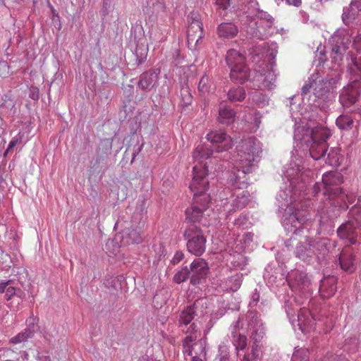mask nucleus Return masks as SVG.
Wrapping results in <instances>:
<instances>
[{"instance_id":"nucleus-1","label":"nucleus","mask_w":361,"mask_h":361,"mask_svg":"<svg viewBox=\"0 0 361 361\" xmlns=\"http://www.w3.org/2000/svg\"><path fill=\"white\" fill-rule=\"evenodd\" d=\"M286 176L289 186L281 190L276 196L279 209L285 211L282 224L288 233L300 235L304 229H307L304 224L310 218L307 208L312 202L311 200L303 201L307 186L298 167L296 171L288 169Z\"/></svg>"},{"instance_id":"nucleus-2","label":"nucleus","mask_w":361,"mask_h":361,"mask_svg":"<svg viewBox=\"0 0 361 361\" xmlns=\"http://www.w3.org/2000/svg\"><path fill=\"white\" fill-rule=\"evenodd\" d=\"M290 287L295 293H300L308 300V308H300L298 316V325L302 331L303 327L308 330H315L317 326L325 325L331 328L332 320L325 316L326 310L315 304L310 291V276L305 272L295 270L288 276Z\"/></svg>"},{"instance_id":"nucleus-3","label":"nucleus","mask_w":361,"mask_h":361,"mask_svg":"<svg viewBox=\"0 0 361 361\" xmlns=\"http://www.w3.org/2000/svg\"><path fill=\"white\" fill-rule=\"evenodd\" d=\"M193 177L190 184V189L193 192L191 206L185 209V220L188 225L202 224L204 212L207 209L210 197L206 191L209 186L207 179L208 169L206 164L199 162L193 167Z\"/></svg>"},{"instance_id":"nucleus-4","label":"nucleus","mask_w":361,"mask_h":361,"mask_svg":"<svg viewBox=\"0 0 361 361\" xmlns=\"http://www.w3.org/2000/svg\"><path fill=\"white\" fill-rule=\"evenodd\" d=\"M236 149L238 152L236 170L231 173L228 180L232 186L240 189L248 185L246 175L255 169V161L262 150L259 142L254 137L243 140L237 145Z\"/></svg>"},{"instance_id":"nucleus-5","label":"nucleus","mask_w":361,"mask_h":361,"mask_svg":"<svg viewBox=\"0 0 361 361\" xmlns=\"http://www.w3.org/2000/svg\"><path fill=\"white\" fill-rule=\"evenodd\" d=\"M329 130L322 126L305 129L298 126L294 131V139L304 142L310 147V154L314 160L323 159L328 152L327 140L331 137Z\"/></svg>"},{"instance_id":"nucleus-6","label":"nucleus","mask_w":361,"mask_h":361,"mask_svg":"<svg viewBox=\"0 0 361 361\" xmlns=\"http://www.w3.org/2000/svg\"><path fill=\"white\" fill-rule=\"evenodd\" d=\"M225 59L230 68L231 80L235 83L253 82L258 75L255 71H251L245 64L243 55L235 49H229Z\"/></svg>"},{"instance_id":"nucleus-7","label":"nucleus","mask_w":361,"mask_h":361,"mask_svg":"<svg viewBox=\"0 0 361 361\" xmlns=\"http://www.w3.org/2000/svg\"><path fill=\"white\" fill-rule=\"evenodd\" d=\"M209 273L208 263L202 258H196L190 266H183L173 276L176 283H181L188 279L193 286L200 284Z\"/></svg>"},{"instance_id":"nucleus-8","label":"nucleus","mask_w":361,"mask_h":361,"mask_svg":"<svg viewBox=\"0 0 361 361\" xmlns=\"http://www.w3.org/2000/svg\"><path fill=\"white\" fill-rule=\"evenodd\" d=\"M343 182V176L340 173L326 172L322 176V183H315L311 188L312 193L317 195L322 192L324 197H327L324 202V207L329 204V201H332L339 194L341 193L342 189L340 185Z\"/></svg>"},{"instance_id":"nucleus-9","label":"nucleus","mask_w":361,"mask_h":361,"mask_svg":"<svg viewBox=\"0 0 361 361\" xmlns=\"http://www.w3.org/2000/svg\"><path fill=\"white\" fill-rule=\"evenodd\" d=\"M130 38L135 47L128 58V65L131 69H135L145 61L148 53V44L141 25L135 24L132 26Z\"/></svg>"},{"instance_id":"nucleus-10","label":"nucleus","mask_w":361,"mask_h":361,"mask_svg":"<svg viewBox=\"0 0 361 361\" xmlns=\"http://www.w3.org/2000/svg\"><path fill=\"white\" fill-rule=\"evenodd\" d=\"M355 200V197L353 194H345L342 190L341 193L335 199L331 202L329 201V204L326 208L322 209L320 228L322 229L325 226L331 227L333 220L339 216L342 211H345L348 208V204L354 203Z\"/></svg>"},{"instance_id":"nucleus-11","label":"nucleus","mask_w":361,"mask_h":361,"mask_svg":"<svg viewBox=\"0 0 361 361\" xmlns=\"http://www.w3.org/2000/svg\"><path fill=\"white\" fill-rule=\"evenodd\" d=\"M330 58L331 62L337 66H341L345 59L347 62L348 72L351 78L356 81L361 80V56L357 57V54L352 50L345 49L329 48Z\"/></svg>"},{"instance_id":"nucleus-12","label":"nucleus","mask_w":361,"mask_h":361,"mask_svg":"<svg viewBox=\"0 0 361 361\" xmlns=\"http://www.w3.org/2000/svg\"><path fill=\"white\" fill-rule=\"evenodd\" d=\"M183 238L186 242L188 252L196 257L202 256L206 250L207 237L200 226L190 224L185 226Z\"/></svg>"},{"instance_id":"nucleus-13","label":"nucleus","mask_w":361,"mask_h":361,"mask_svg":"<svg viewBox=\"0 0 361 361\" xmlns=\"http://www.w3.org/2000/svg\"><path fill=\"white\" fill-rule=\"evenodd\" d=\"M274 18L266 11H258L255 20H251L247 33L252 37L265 39L274 33Z\"/></svg>"},{"instance_id":"nucleus-14","label":"nucleus","mask_w":361,"mask_h":361,"mask_svg":"<svg viewBox=\"0 0 361 361\" xmlns=\"http://www.w3.org/2000/svg\"><path fill=\"white\" fill-rule=\"evenodd\" d=\"M207 308L208 300L205 298H198L193 304L185 306L179 313L178 326L180 328L186 326L192 323L195 317H203Z\"/></svg>"},{"instance_id":"nucleus-15","label":"nucleus","mask_w":361,"mask_h":361,"mask_svg":"<svg viewBox=\"0 0 361 361\" xmlns=\"http://www.w3.org/2000/svg\"><path fill=\"white\" fill-rule=\"evenodd\" d=\"M111 140L104 139L101 140L97 149L95 157L90 161V171L92 174L99 173L108 169L109 157L111 154Z\"/></svg>"},{"instance_id":"nucleus-16","label":"nucleus","mask_w":361,"mask_h":361,"mask_svg":"<svg viewBox=\"0 0 361 361\" xmlns=\"http://www.w3.org/2000/svg\"><path fill=\"white\" fill-rule=\"evenodd\" d=\"M310 246L314 252V261L320 265H326L336 245L327 238H310Z\"/></svg>"},{"instance_id":"nucleus-17","label":"nucleus","mask_w":361,"mask_h":361,"mask_svg":"<svg viewBox=\"0 0 361 361\" xmlns=\"http://www.w3.org/2000/svg\"><path fill=\"white\" fill-rule=\"evenodd\" d=\"M340 80L338 74L334 76L327 75L318 82H315L314 95L318 99L328 102L331 99V92Z\"/></svg>"},{"instance_id":"nucleus-18","label":"nucleus","mask_w":361,"mask_h":361,"mask_svg":"<svg viewBox=\"0 0 361 361\" xmlns=\"http://www.w3.org/2000/svg\"><path fill=\"white\" fill-rule=\"evenodd\" d=\"M188 45L190 49L195 50L204 36L203 24L197 15L188 16Z\"/></svg>"},{"instance_id":"nucleus-19","label":"nucleus","mask_w":361,"mask_h":361,"mask_svg":"<svg viewBox=\"0 0 361 361\" xmlns=\"http://www.w3.org/2000/svg\"><path fill=\"white\" fill-rule=\"evenodd\" d=\"M350 84L341 90L339 95V102L346 109L352 107L357 102L360 94V80L354 81L350 75Z\"/></svg>"},{"instance_id":"nucleus-20","label":"nucleus","mask_w":361,"mask_h":361,"mask_svg":"<svg viewBox=\"0 0 361 361\" xmlns=\"http://www.w3.org/2000/svg\"><path fill=\"white\" fill-rule=\"evenodd\" d=\"M207 139L216 152L228 151L233 145L231 136L223 130H212L207 135Z\"/></svg>"},{"instance_id":"nucleus-21","label":"nucleus","mask_w":361,"mask_h":361,"mask_svg":"<svg viewBox=\"0 0 361 361\" xmlns=\"http://www.w3.org/2000/svg\"><path fill=\"white\" fill-rule=\"evenodd\" d=\"M250 331H251V338L254 341V345L252 347L251 352L245 354L241 361H259L262 357V351L257 343H259L264 337L266 329L264 324H262L250 329Z\"/></svg>"},{"instance_id":"nucleus-22","label":"nucleus","mask_w":361,"mask_h":361,"mask_svg":"<svg viewBox=\"0 0 361 361\" xmlns=\"http://www.w3.org/2000/svg\"><path fill=\"white\" fill-rule=\"evenodd\" d=\"M361 223L357 219L342 224L337 229V235L341 239L346 240L349 245H355L357 242V229Z\"/></svg>"},{"instance_id":"nucleus-23","label":"nucleus","mask_w":361,"mask_h":361,"mask_svg":"<svg viewBox=\"0 0 361 361\" xmlns=\"http://www.w3.org/2000/svg\"><path fill=\"white\" fill-rule=\"evenodd\" d=\"M299 306H302L301 308L304 307L308 308V300H305L300 293H295L294 298H285L284 309L290 319H295V317H298L300 311V309L299 310L297 309Z\"/></svg>"},{"instance_id":"nucleus-24","label":"nucleus","mask_w":361,"mask_h":361,"mask_svg":"<svg viewBox=\"0 0 361 361\" xmlns=\"http://www.w3.org/2000/svg\"><path fill=\"white\" fill-rule=\"evenodd\" d=\"M39 319L35 317H30L27 321V327L23 331L18 334L16 336L12 337L10 342L13 344H18L22 342L27 341L29 338L34 337L35 333L39 331V326L38 325Z\"/></svg>"},{"instance_id":"nucleus-25","label":"nucleus","mask_w":361,"mask_h":361,"mask_svg":"<svg viewBox=\"0 0 361 361\" xmlns=\"http://www.w3.org/2000/svg\"><path fill=\"white\" fill-rule=\"evenodd\" d=\"M160 70L151 68L142 73L139 78L137 87L144 92H149L158 81Z\"/></svg>"},{"instance_id":"nucleus-26","label":"nucleus","mask_w":361,"mask_h":361,"mask_svg":"<svg viewBox=\"0 0 361 361\" xmlns=\"http://www.w3.org/2000/svg\"><path fill=\"white\" fill-rule=\"evenodd\" d=\"M352 45L351 37L344 30H336L329 39V48L345 49L348 50Z\"/></svg>"},{"instance_id":"nucleus-27","label":"nucleus","mask_w":361,"mask_h":361,"mask_svg":"<svg viewBox=\"0 0 361 361\" xmlns=\"http://www.w3.org/2000/svg\"><path fill=\"white\" fill-rule=\"evenodd\" d=\"M312 248L310 238H308L305 242H300L296 245L294 255L297 258L308 264H313L315 261Z\"/></svg>"},{"instance_id":"nucleus-28","label":"nucleus","mask_w":361,"mask_h":361,"mask_svg":"<svg viewBox=\"0 0 361 361\" xmlns=\"http://www.w3.org/2000/svg\"><path fill=\"white\" fill-rule=\"evenodd\" d=\"M338 260L341 269L345 272L352 273L355 270V257L353 248L349 245H346L339 254Z\"/></svg>"},{"instance_id":"nucleus-29","label":"nucleus","mask_w":361,"mask_h":361,"mask_svg":"<svg viewBox=\"0 0 361 361\" xmlns=\"http://www.w3.org/2000/svg\"><path fill=\"white\" fill-rule=\"evenodd\" d=\"M337 278L333 275L324 276L320 280L319 293L324 299L332 297L337 290Z\"/></svg>"},{"instance_id":"nucleus-30","label":"nucleus","mask_w":361,"mask_h":361,"mask_svg":"<svg viewBox=\"0 0 361 361\" xmlns=\"http://www.w3.org/2000/svg\"><path fill=\"white\" fill-rule=\"evenodd\" d=\"M236 115L237 113L233 108L221 102L219 106L216 121L221 125L228 126L235 122Z\"/></svg>"},{"instance_id":"nucleus-31","label":"nucleus","mask_w":361,"mask_h":361,"mask_svg":"<svg viewBox=\"0 0 361 361\" xmlns=\"http://www.w3.org/2000/svg\"><path fill=\"white\" fill-rule=\"evenodd\" d=\"M239 32V29L235 23L231 21L223 22L219 24L216 29V33L219 38L226 40L235 38Z\"/></svg>"},{"instance_id":"nucleus-32","label":"nucleus","mask_w":361,"mask_h":361,"mask_svg":"<svg viewBox=\"0 0 361 361\" xmlns=\"http://www.w3.org/2000/svg\"><path fill=\"white\" fill-rule=\"evenodd\" d=\"M243 274L240 273L235 274L229 276L221 281L220 287L222 290L227 292H235L241 286L243 281Z\"/></svg>"},{"instance_id":"nucleus-33","label":"nucleus","mask_w":361,"mask_h":361,"mask_svg":"<svg viewBox=\"0 0 361 361\" xmlns=\"http://www.w3.org/2000/svg\"><path fill=\"white\" fill-rule=\"evenodd\" d=\"M141 241L142 237L137 228H127L123 231L121 233V243L122 245L138 244Z\"/></svg>"},{"instance_id":"nucleus-34","label":"nucleus","mask_w":361,"mask_h":361,"mask_svg":"<svg viewBox=\"0 0 361 361\" xmlns=\"http://www.w3.org/2000/svg\"><path fill=\"white\" fill-rule=\"evenodd\" d=\"M227 100L233 104L243 102L246 97V91L243 87L235 86L227 92Z\"/></svg>"},{"instance_id":"nucleus-35","label":"nucleus","mask_w":361,"mask_h":361,"mask_svg":"<svg viewBox=\"0 0 361 361\" xmlns=\"http://www.w3.org/2000/svg\"><path fill=\"white\" fill-rule=\"evenodd\" d=\"M215 150L207 144H201L196 147L192 152V157L195 161L201 159H209L212 157Z\"/></svg>"},{"instance_id":"nucleus-36","label":"nucleus","mask_w":361,"mask_h":361,"mask_svg":"<svg viewBox=\"0 0 361 361\" xmlns=\"http://www.w3.org/2000/svg\"><path fill=\"white\" fill-rule=\"evenodd\" d=\"M15 280L9 279L0 281V295L4 293V298L6 301L11 300L15 296L16 287Z\"/></svg>"},{"instance_id":"nucleus-37","label":"nucleus","mask_w":361,"mask_h":361,"mask_svg":"<svg viewBox=\"0 0 361 361\" xmlns=\"http://www.w3.org/2000/svg\"><path fill=\"white\" fill-rule=\"evenodd\" d=\"M323 159L326 164L333 167H337L340 166L343 160V157L340 154V149L338 148L332 147L329 150L327 154H326Z\"/></svg>"},{"instance_id":"nucleus-38","label":"nucleus","mask_w":361,"mask_h":361,"mask_svg":"<svg viewBox=\"0 0 361 361\" xmlns=\"http://www.w3.org/2000/svg\"><path fill=\"white\" fill-rule=\"evenodd\" d=\"M180 106L183 108L188 107L192 103L193 97L188 82H183L180 85Z\"/></svg>"},{"instance_id":"nucleus-39","label":"nucleus","mask_w":361,"mask_h":361,"mask_svg":"<svg viewBox=\"0 0 361 361\" xmlns=\"http://www.w3.org/2000/svg\"><path fill=\"white\" fill-rule=\"evenodd\" d=\"M246 18L249 23L251 20H255L258 11H262L259 8V4L256 0H249L245 6Z\"/></svg>"},{"instance_id":"nucleus-40","label":"nucleus","mask_w":361,"mask_h":361,"mask_svg":"<svg viewBox=\"0 0 361 361\" xmlns=\"http://www.w3.org/2000/svg\"><path fill=\"white\" fill-rule=\"evenodd\" d=\"M249 196L250 194L247 190H244L238 194L232 202L231 206L233 208V211L242 209L245 207L249 202Z\"/></svg>"},{"instance_id":"nucleus-41","label":"nucleus","mask_w":361,"mask_h":361,"mask_svg":"<svg viewBox=\"0 0 361 361\" xmlns=\"http://www.w3.org/2000/svg\"><path fill=\"white\" fill-rule=\"evenodd\" d=\"M231 336L232 343L237 351L245 349L247 341L246 336L238 331H231Z\"/></svg>"},{"instance_id":"nucleus-42","label":"nucleus","mask_w":361,"mask_h":361,"mask_svg":"<svg viewBox=\"0 0 361 361\" xmlns=\"http://www.w3.org/2000/svg\"><path fill=\"white\" fill-rule=\"evenodd\" d=\"M214 361H235V357L231 355L229 346L224 343L220 344Z\"/></svg>"},{"instance_id":"nucleus-43","label":"nucleus","mask_w":361,"mask_h":361,"mask_svg":"<svg viewBox=\"0 0 361 361\" xmlns=\"http://www.w3.org/2000/svg\"><path fill=\"white\" fill-rule=\"evenodd\" d=\"M359 11L353 8L351 9L350 6L343 8L342 14V20L345 25L350 26L357 18Z\"/></svg>"},{"instance_id":"nucleus-44","label":"nucleus","mask_w":361,"mask_h":361,"mask_svg":"<svg viewBox=\"0 0 361 361\" xmlns=\"http://www.w3.org/2000/svg\"><path fill=\"white\" fill-rule=\"evenodd\" d=\"M249 329L259 326L263 322L259 318V314L256 310H249L245 315Z\"/></svg>"},{"instance_id":"nucleus-45","label":"nucleus","mask_w":361,"mask_h":361,"mask_svg":"<svg viewBox=\"0 0 361 361\" xmlns=\"http://www.w3.org/2000/svg\"><path fill=\"white\" fill-rule=\"evenodd\" d=\"M212 82L208 75L204 74L201 78L198 84V91L201 94H208L212 90Z\"/></svg>"},{"instance_id":"nucleus-46","label":"nucleus","mask_w":361,"mask_h":361,"mask_svg":"<svg viewBox=\"0 0 361 361\" xmlns=\"http://www.w3.org/2000/svg\"><path fill=\"white\" fill-rule=\"evenodd\" d=\"M252 102L255 103L258 107L262 108L269 104L268 97L261 92H254L250 94Z\"/></svg>"},{"instance_id":"nucleus-47","label":"nucleus","mask_w":361,"mask_h":361,"mask_svg":"<svg viewBox=\"0 0 361 361\" xmlns=\"http://www.w3.org/2000/svg\"><path fill=\"white\" fill-rule=\"evenodd\" d=\"M360 343V340L356 336L349 337L345 341L344 350L354 353L358 350Z\"/></svg>"},{"instance_id":"nucleus-48","label":"nucleus","mask_w":361,"mask_h":361,"mask_svg":"<svg viewBox=\"0 0 361 361\" xmlns=\"http://www.w3.org/2000/svg\"><path fill=\"white\" fill-rule=\"evenodd\" d=\"M336 123L340 129L348 130L353 127V120L348 115H341L337 118Z\"/></svg>"},{"instance_id":"nucleus-49","label":"nucleus","mask_w":361,"mask_h":361,"mask_svg":"<svg viewBox=\"0 0 361 361\" xmlns=\"http://www.w3.org/2000/svg\"><path fill=\"white\" fill-rule=\"evenodd\" d=\"M291 361H309L308 351L307 349H299L295 350Z\"/></svg>"},{"instance_id":"nucleus-50","label":"nucleus","mask_w":361,"mask_h":361,"mask_svg":"<svg viewBox=\"0 0 361 361\" xmlns=\"http://www.w3.org/2000/svg\"><path fill=\"white\" fill-rule=\"evenodd\" d=\"M240 306L238 304H235L234 307H231L228 305H224L223 303L221 307L219 308V310L215 312L216 318L219 319L221 317H223L227 312V310H239Z\"/></svg>"},{"instance_id":"nucleus-51","label":"nucleus","mask_w":361,"mask_h":361,"mask_svg":"<svg viewBox=\"0 0 361 361\" xmlns=\"http://www.w3.org/2000/svg\"><path fill=\"white\" fill-rule=\"evenodd\" d=\"M232 264L233 266L238 267L240 268H243V267L246 264V257L240 254H235L232 257Z\"/></svg>"},{"instance_id":"nucleus-52","label":"nucleus","mask_w":361,"mask_h":361,"mask_svg":"<svg viewBox=\"0 0 361 361\" xmlns=\"http://www.w3.org/2000/svg\"><path fill=\"white\" fill-rule=\"evenodd\" d=\"M24 137V133L19 132L16 136H14L10 141L7 147V151H11L17 145L20 144Z\"/></svg>"},{"instance_id":"nucleus-53","label":"nucleus","mask_w":361,"mask_h":361,"mask_svg":"<svg viewBox=\"0 0 361 361\" xmlns=\"http://www.w3.org/2000/svg\"><path fill=\"white\" fill-rule=\"evenodd\" d=\"M248 221V217L246 214H241L235 220L234 222L235 226H246L247 223Z\"/></svg>"},{"instance_id":"nucleus-54","label":"nucleus","mask_w":361,"mask_h":361,"mask_svg":"<svg viewBox=\"0 0 361 361\" xmlns=\"http://www.w3.org/2000/svg\"><path fill=\"white\" fill-rule=\"evenodd\" d=\"M28 96L34 101H37L39 98V90L37 87H30L29 89Z\"/></svg>"},{"instance_id":"nucleus-55","label":"nucleus","mask_w":361,"mask_h":361,"mask_svg":"<svg viewBox=\"0 0 361 361\" xmlns=\"http://www.w3.org/2000/svg\"><path fill=\"white\" fill-rule=\"evenodd\" d=\"M259 293L257 289L252 294L251 300L250 301L249 306L250 308L255 307L259 301Z\"/></svg>"},{"instance_id":"nucleus-56","label":"nucleus","mask_w":361,"mask_h":361,"mask_svg":"<svg viewBox=\"0 0 361 361\" xmlns=\"http://www.w3.org/2000/svg\"><path fill=\"white\" fill-rule=\"evenodd\" d=\"M185 257V255L184 253L183 252V251L181 250H178L177 251L173 257L172 258L171 262L173 264V265H176L177 264H178L179 262H180Z\"/></svg>"},{"instance_id":"nucleus-57","label":"nucleus","mask_w":361,"mask_h":361,"mask_svg":"<svg viewBox=\"0 0 361 361\" xmlns=\"http://www.w3.org/2000/svg\"><path fill=\"white\" fill-rule=\"evenodd\" d=\"M197 339V336L195 334H188L183 340V348H186L187 345H191V343Z\"/></svg>"},{"instance_id":"nucleus-58","label":"nucleus","mask_w":361,"mask_h":361,"mask_svg":"<svg viewBox=\"0 0 361 361\" xmlns=\"http://www.w3.org/2000/svg\"><path fill=\"white\" fill-rule=\"evenodd\" d=\"M216 4L218 8L226 10L230 6V0H216Z\"/></svg>"},{"instance_id":"nucleus-59","label":"nucleus","mask_w":361,"mask_h":361,"mask_svg":"<svg viewBox=\"0 0 361 361\" xmlns=\"http://www.w3.org/2000/svg\"><path fill=\"white\" fill-rule=\"evenodd\" d=\"M254 234L250 232L245 233L243 235L242 240L246 245L250 244L253 240Z\"/></svg>"},{"instance_id":"nucleus-60","label":"nucleus","mask_w":361,"mask_h":361,"mask_svg":"<svg viewBox=\"0 0 361 361\" xmlns=\"http://www.w3.org/2000/svg\"><path fill=\"white\" fill-rule=\"evenodd\" d=\"M312 82L310 81L308 83L306 82L302 86V90H301V94L302 97H305L310 92V90L312 89Z\"/></svg>"},{"instance_id":"nucleus-61","label":"nucleus","mask_w":361,"mask_h":361,"mask_svg":"<svg viewBox=\"0 0 361 361\" xmlns=\"http://www.w3.org/2000/svg\"><path fill=\"white\" fill-rule=\"evenodd\" d=\"M197 331H198L197 325L196 324L195 322H192V323L190 324V326H188L185 333L188 334L196 335V333L197 332Z\"/></svg>"},{"instance_id":"nucleus-62","label":"nucleus","mask_w":361,"mask_h":361,"mask_svg":"<svg viewBox=\"0 0 361 361\" xmlns=\"http://www.w3.org/2000/svg\"><path fill=\"white\" fill-rule=\"evenodd\" d=\"M350 6L352 10L354 8L359 12L361 11V0H352Z\"/></svg>"},{"instance_id":"nucleus-63","label":"nucleus","mask_w":361,"mask_h":361,"mask_svg":"<svg viewBox=\"0 0 361 361\" xmlns=\"http://www.w3.org/2000/svg\"><path fill=\"white\" fill-rule=\"evenodd\" d=\"M323 361H345V360L341 357V355H331L329 356L325 357L324 358Z\"/></svg>"},{"instance_id":"nucleus-64","label":"nucleus","mask_w":361,"mask_h":361,"mask_svg":"<svg viewBox=\"0 0 361 361\" xmlns=\"http://www.w3.org/2000/svg\"><path fill=\"white\" fill-rule=\"evenodd\" d=\"M360 200H358L357 203L355 204L354 207L350 209V213L353 215L355 210L359 213V216L361 217V205L359 203Z\"/></svg>"}]
</instances>
